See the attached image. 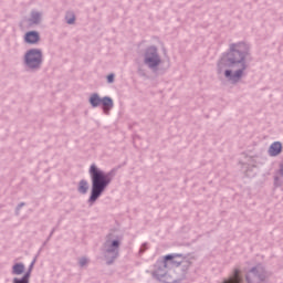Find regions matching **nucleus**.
<instances>
[{
  "label": "nucleus",
  "mask_w": 283,
  "mask_h": 283,
  "mask_svg": "<svg viewBox=\"0 0 283 283\" xmlns=\"http://www.w3.org/2000/svg\"><path fill=\"white\" fill-rule=\"evenodd\" d=\"M244 50H247L244 44L232 45L229 53L223 55L219 63L220 70H223V67L230 69L226 71V76L230 77L231 81H238L247 69L244 64Z\"/></svg>",
  "instance_id": "nucleus-1"
},
{
  "label": "nucleus",
  "mask_w": 283,
  "mask_h": 283,
  "mask_svg": "<svg viewBox=\"0 0 283 283\" xmlns=\"http://www.w3.org/2000/svg\"><path fill=\"white\" fill-rule=\"evenodd\" d=\"M90 174L92 178V192L90 202H96L101 193L105 191V187L109 185V177H107L103 170L98 169L96 165L91 166Z\"/></svg>",
  "instance_id": "nucleus-2"
},
{
  "label": "nucleus",
  "mask_w": 283,
  "mask_h": 283,
  "mask_svg": "<svg viewBox=\"0 0 283 283\" xmlns=\"http://www.w3.org/2000/svg\"><path fill=\"white\" fill-rule=\"evenodd\" d=\"M25 63L29 67H39L41 65V52L36 49L29 51L25 55Z\"/></svg>",
  "instance_id": "nucleus-3"
},
{
  "label": "nucleus",
  "mask_w": 283,
  "mask_h": 283,
  "mask_svg": "<svg viewBox=\"0 0 283 283\" xmlns=\"http://www.w3.org/2000/svg\"><path fill=\"white\" fill-rule=\"evenodd\" d=\"M182 264V255L180 254H168L164 256L165 269H171V266H180Z\"/></svg>",
  "instance_id": "nucleus-4"
},
{
  "label": "nucleus",
  "mask_w": 283,
  "mask_h": 283,
  "mask_svg": "<svg viewBox=\"0 0 283 283\" xmlns=\"http://www.w3.org/2000/svg\"><path fill=\"white\" fill-rule=\"evenodd\" d=\"M145 61L149 67H156V65L160 63V59H158V55L156 54V48L148 49Z\"/></svg>",
  "instance_id": "nucleus-5"
},
{
  "label": "nucleus",
  "mask_w": 283,
  "mask_h": 283,
  "mask_svg": "<svg viewBox=\"0 0 283 283\" xmlns=\"http://www.w3.org/2000/svg\"><path fill=\"white\" fill-rule=\"evenodd\" d=\"M282 153V143L275 142L270 146L269 154L270 156H279Z\"/></svg>",
  "instance_id": "nucleus-6"
},
{
  "label": "nucleus",
  "mask_w": 283,
  "mask_h": 283,
  "mask_svg": "<svg viewBox=\"0 0 283 283\" xmlns=\"http://www.w3.org/2000/svg\"><path fill=\"white\" fill-rule=\"evenodd\" d=\"M24 39L27 43H39V33L35 31L28 32Z\"/></svg>",
  "instance_id": "nucleus-7"
},
{
  "label": "nucleus",
  "mask_w": 283,
  "mask_h": 283,
  "mask_svg": "<svg viewBox=\"0 0 283 283\" xmlns=\"http://www.w3.org/2000/svg\"><path fill=\"white\" fill-rule=\"evenodd\" d=\"M102 105L105 114H109V109L114 107V102L109 97L102 98Z\"/></svg>",
  "instance_id": "nucleus-8"
},
{
  "label": "nucleus",
  "mask_w": 283,
  "mask_h": 283,
  "mask_svg": "<svg viewBox=\"0 0 283 283\" xmlns=\"http://www.w3.org/2000/svg\"><path fill=\"white\" fill-rule=\"evenodd\" d=\"M120 243H118V241H113V242H106V249L108 251V253H112L114 251H117L118 250V247H119Z\"/></svg>",
  "instance_id": "nucleus-9"
},
{
  "label": "nucleus",
  "mask_w": 283,
  "mask_h": 283,
  "mask_svg": "<svg viewBox=\"0 0 283 283\" xmlns=\"http://www.w3.org/2000/svg\"><path fill=\"white\" fill-rule=\"evenodd\" d=\"M25 271V265L22 263H17L13 265V275H21Z\"/></svg>",
  "instance_id": "nucleus-10"
},
{
  "label": "nucleus",
  "mask_w": 283,
  "mask_h": 283,
  "mask_svg": "<svg viewBox=\"0 0 283 283\" xmlns=\"http://www.w3.org/2000/svg\"><path fill=\"white\" fill-rule=\"evenodd\" d=\"M102 101L103 99L96 94L92 95L90 98V103L93 107H98V105H101Z\"/></svg>",
  "instance_id": "nucleus-11"
},
{
  "label": "nucleus",
  "mask_w": 283,
  "mask_h": 283,
  "mask_svg": "<svg viewBox=\"0 0 283 283\" xmlns=\"http://www.w3.org/2000/svg\"><path fill=\"white\" fill-rule=\"evenodd\" d=\"M87 189H90V185L87 184V181L85 180L80 181V185H78L80 193H87Z\"/></svg>",
  "instance_id": "nucleus-12"
},
{
  "label": "nucleus",
  "mask_w": 283,
  "mask_h": 283,
  "mask_svg": "<svg viewBox=\"0 0 283 283\" xmlns=\"http://www.w3.org/2000/svg\"><path fill=\"white\" fill-rule=\"evenodd\" d=\"M13 283H30V272L25 273L22 279H13Z\"/></svg>",
  "instance_id": "nucleus-13"
},
{
  "label": "nucleus",
  "mask_w": 283,
  "mask_h": 283,
  "mask_svg": "<svg viewBox=\"0 0 283 283\" xmlns=\"http://www.w3.org/2000/svg\"><path fill=\"white\" fill-rule=\"evenodd\" d=\"M66 21H67V23H74V14H67Z\"/></svg>",
  "instance_id": "nucleus-14"
},
{
  "label": "nucleus",
  "mask_w": 283,
  "mask_h": 283,
  "mask_svg": "<svg viewBox=\"0 0 283 283\" xmlns=\"http://www.w3.org/2000/svg\"><path fill=\"white\" fill-rule=\"evenodd\" d=\"M250 277H256L255 272L252 271L248 274L247 280H250Z\"/></svg>",
  "instance_id": "nucleus-15"
},
{
  "label": "nucleus",
  "mask_w": 283,
  "mask_h": 283,
  "mask_svg": "<svg viewBox=\"0 0 283 283\" xmlns=\"http://www.w3.org/2000/svg\"><path fill=\"white\" fill-rule=\"evenodd\" d=\"M107 81H108L109 83H114V74L108 75V76H107Z\"/></svg>",
  "instance_id": "nucleus-16"
},
{
  "label": "nucleus",
  "mask_w": 283,
  "mask_h": 283,
  "mask_svg": "<svg viewBox=\"0 0 283 283\" xmlns=\"http://www.w3.org/2000/svg\"><path fill=\"white\" fill-rule=\"evenodd\" d=\"M80 263H81V266H85V264H87V260L86 259H82L80 261Z\"/></svg>",
  "instance_id": "nucleus-17"
}]
</instances>
